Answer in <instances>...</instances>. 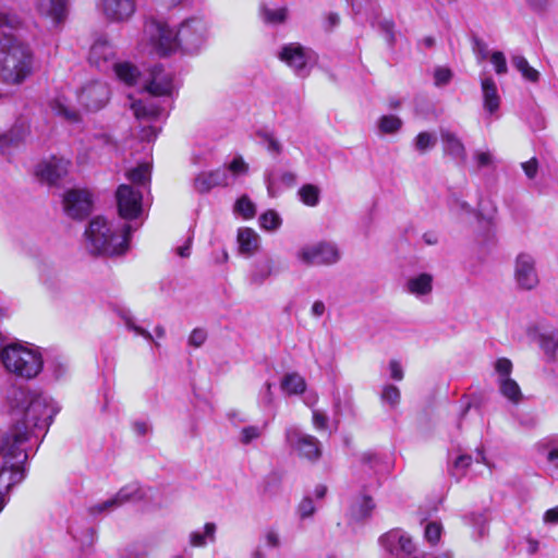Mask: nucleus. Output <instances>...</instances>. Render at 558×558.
Instances as JSON below:
<instances>
[{
	"label": "nucleus",
	"mask_w": 558,
	"mask_h": 558,
	"mask_svg": "<svg viewBox=\"0 0 558 558\" xmlns=\"http://www.w3.org/2000/svg\"><path fill=\"white\" fill-rule=\"evenodd\" d=\"M13 426L0 432V512L5 506L4 494L25 477L24 464L28 458V442L38 439L37 432H46L59 409L48 397L23 388L9 396Z\"/></svg>",
	"instance_id": "obj_1"
},
{
	"label": "nucleus",
	"mask_w": 558,
	"mask_h": 558,
	"mask_svg": "<svg viewBox=\"0 0 558 558\" xmlns=\"http://www.w3.org/2000/svg\"><path fill=\"white\" fill-rule=\"evenodd\" d=\"M19 19L0 8V81L7 85H21L33 72V53L27 45L4 28L12 31Z\"/></svg>",
	"instance_id": "obj_2"
},
{
	"label": "nucleus",
	"mask_w": 558,
	"mask_h": 558,
	"mask_svg": "<svg viewBox=\"0 0 558 558\" xmlns=\"http://www.w3.org/2000/svg\"><path fill=\"white\" fill-rule=\"evenodd\" d=\"M132 227L114 226L104 217H95L85 231L87 248L93 254L121 255L129 248Z\"/></svg>",
	"instance_id": "obj_3"
},
{
	"label": "nucleus",
	"mask_w": 558,
	"mask_h": 558,
	"mask_svg": "<svg viewBox=\"0 0 558 558\" xmlns=\"http://www.w3.org/2000/svg\"><path fill=\"white\" fill-rule=\"evenodd\" d=\"M144 88L149 96L132 101L131 109L136 119L150 121L159 118L163 112L161 105L151 96H172L175 89L173 75L161 65H155L144 81Z\"/></svg>",
	"instance_id": "obj_4"
},
{
	"label": "nucleus",
	"mask_w": 558,
	"mask_h": 558,
	"mask_svg": "<svg viewBox=\"0 0 558 558\" xmlns=\"http://www.w3.org/2000/svg\"><path fill=\"white\" fill-rule=\"evenodd\" d=\"M0 359L8 373L23 379L35 378L44 366L39 348L26 342L1 347Z\"/></svg>",
	"instance_id": "obj_5"
},
{
	"label": "nucleus",
	"mask_w": 558,
	"mask_h": 558,
	"mask_svg": "<svg viewBox=\"0 0 558 558\" xmlns=\"http://www.w3.org/2000/svg\"><path fill=\"white\" fill-rule=\"evenodd\" d=\"M89 62L102 72L113 70L118 78L130 86L135 85L140 78L136 66L130 62L116 61L114 48L105 38L97 39L90 47Z\"/></svg>",
	"instance_id": "obj_6"
},
{
	"label": "nucleus",
	"mask_w": 558,
	"mask_h": 558,
	"mask_svg": "<svg viewBox=\"0 0 558 558\" xmlns=\"http://www.w3.org/2000/svg\"><path fill=\"white\" fill-rule=\"evenodd\" d=\"M144 34L150 44L151 51L159 56H168L180 48L177 39L178 31L171 29L166 22L149 19L145 23Z\"/></svg>",
	"instance_id": "obj_7"
},
{
	"label": "nucleus",
	"mask_w": 558,
	"mask_h": 558,
	"mask_svg": "<svg viewBox=\"0 0 558 558\" xmlns=\"http://www.w3.org/2000/svg\"><path fill=\"white\" fill-rule=\"evenodd\" d=\"M295 257L306 267L330 266L339 262L341 254L335 243L320 241L301 246Z\"/></svg>",
	"instance_id": "obj_8"
},
{
	"label": "nucleus",
	"mask_w": 558,
	"mask_h": 558,
	"mask_svg": "<svg viewBox=\"0 0 558 558\" xmlns=\"http://www.w3.org/2000/svg\"><path fill=\"white\" fill-rule=\"evenodd\" d=\"M208 26L203 17L193 16L181 23L178 29L180 48L187 53L197 52L206 43Z\"/></svg>",
	"instance_id": "obj_9"
},
{
	"label": "nucleus",
	"mask_w": 558,
	"mask_h": 558,
	"mask_svg": "<svg viewBox=\"0 0 558 558\" xmlns=\"http://www.w3.org/2000/svg\"><path fill=\"white\" fill-rule=\"evenodd\" d=\"M286 442L298 454L308 461H317L322 456L320 441L308 434L303 433L298 426H289L284 433Z\"/></svg>",
	"instance_id": "obj_10"
},
{
	"label": "nucleus",
	"mask_w": 558,
	"mask_h": 558,
	"mask_svg": "<svg viewBox=\"0 0 558 558\" xmlns=\"http://www.w3.org/2000/svg\"><path fill=\"white\" fill-rule=\"evenodd\" d=\"M142 487L138 483H130L122 488L111 498L96 504L90 507L89 512L92 514H99L107 511H112L116 508L123 506L126 502H137L148 497V492Z\"/></svg>",
	"instance_id": "obj_11"
},
{
	"label": "nucleus",
	"mask_w": 558,
	"mask_h": 558,
	"mask_svg": "<svg viewBox=\"0 0 558 558\" xmlns=\"http://www.w3.org/2000/svg\"><path fill=\"white\" fill-rule=\"evenodd\" d=\"M119 215L123 219L137 218L143 210V192L130 184H120L116 192Z\"/></svg>",
	"instance_id": "obj_12"
},
{
	"label": "nucleus",
	"mask_w": 558,
	"mask_h": 558,
	"mask_svg": "<svg viewBox=\"0 0 558 558\" xmlns=\"http://www.w3.org/2000/svg\"><path fill=\"white\" fill-rule=\"evenodd\" d=\"M379 544L389 558H409L415 551L411 537L402 530L393 529L379 537Z\"/></svg>",
	"instance_id": "obj_13"
},
{
	"label": "nucleus",
	"mask_w": 558,
	"mask_h": 558,
	"mask_svg": "<svg viewBox=\"0 0 558 558\" xmlns=\"http://www.w3.org/2000/svg\"><path fill=\"white\" fill-rule=\"evenodd\" d=\"M513 278L520 290L531 291L539 284L535 258L527 253H520L514 260Z\"/></svg>",
	"instance_id": "obj_14"
},
{
	"label": "nucleus",
	"mask_w": 558,
	"mask_h": 558,
	"mask_svg": "<svg viewBox=\"0 0 558 558\" xmlns=\"http://www.w3.org/2000/svg\"><path fill=\"white\" fill-rule=\"evenodd\" d=\"M109 87L107 84L95 81L85 85L77 95L78 102L87 110L97 111L105 107L109 99Z\"/></svg>",
	"instance_id": "obj_15"
},
{
	"label": "nucleus",
	"mask_w": 558,
	"mask_h": 558,
	"mask_svg": "<svg viewBox=\"0 0 558 558\" xmlns=\"http://www.w3.org/2000/svg\"><path fill=\"white\" fill-rule=\"evenodd\" d=\"M98 5L104 16L114 23L130 21L136 11V0H100Z\"/></svg>",
	"instance_id": "obj_16"
},
{
	"label": "nucleus",
	"mask_w": 558,
	"mask_h": 558,
	"mask_svg": "<svg viewBox=\"0 0 558 558\" xmlns=\"http://www.w3.org/2000/svg\"><path fill=\"white\" fill-rule=\"evenodd\" d=\"M279 59L289 65L299 76H305L308 74L307 62L308 52L307 50L298 43H290L284 45L278 53Z\"/></svg>",
	"instance_id": "obj_17"
},
{
	"label": "nucleus",
	"mask_w": 558,
	"mask_h": 558,
	"mask_svg": "<svg viewBox=\"0 0 558 558\" xmlns=\"http://www.w3.org/2000/svg\"><path fill=\"white\" fill-rule=\"evenodd\" d=\"M64 209L74 219H83L92 210V195L84 190H71L64 195Z\"/></svg>",
	"instance_id": "obj_18"
},
{
	"label": "nucleus",
	"mask_w": 558,
	"mask_h": 558,
	"mask_svg": "<svg viewBox=\"0 0 558 558\" xmlns=\"http://www.w3.org/2000/svg\"><path fill=\"white\" fill-rule=\"evenodd\" d=\"M229 183V173L225 167L211 171L198 173L193 181L194 190L205 194L217 186H226Z\"/></svg>",
	"instance_id": "obj_19"
},
{
	"label": "nucleus",
	"mask_w": 558,
	"mask_h": 558,
	"mask_svg": "<svg viewBox=\"0 0 558 558\" xmlns=\"http://www.w3.org/2000/svg\"><path fill=\"white\" fill-rule=\"evenodd\" d=\"M265 183L269 196L275 197L281 189L295 185L296 174L292 171L269 169L265 172Z\"/></svg>",
	"instance_id": "obj_20"
},
{
	"label": "nucleus",
	"mask_w": 558,
	"mask_h": 558,
	"mask_svg": "<svg viewBox=\"0 0 558 558\" xmlns=\"http://www.w3.org/2000/svg\"><path fill=\"white\" fill-rule=\"evenodd\" d=\"M70 165L68 159L52 157L50 160L38 165L37 175L48 183L53 184L66 175Z\"/></svg>",
	"instance_id": "obj_21"
},
{
	"label": "nucleus",
	"mask_w": 558,
	"mask_h": 558,
	"mask_svg": "<svg viewBox=\"0 0 558 558\" xmlns=\"http://www.w3.org/2000/svg\"><path fill=\"white\" fill-rule=\"evenodd\" d=\"M433 283L434 277L430 274L421 272L408 278L404 284V291L417 299H422L432 293Z\"/></svg>",
	"instance_id": "obj_22"
},
{
	"label": "nucleus",
	"mask_w": 558,
	"mask_h": 558,
	"mask_svg": "<svg viewBox=\"0 0 558 558\" xmlns=\"http://www.w3.org/2000/svg\"><path fill=\"white\" fill-rule=\"evenodd\" d=\"M66 0H36V9L40 15L59 24L66 16Z\"/></svg>",
	"instance_id": "obj_23"
},
{
	"label": "nucleus",
	"mask_w": 558,
	"mask_h": 558,
	"mask_svg": "<svg viewBox=\"0 0 558 558\" xmlns=\"http://www.w3.org/2000/svg\"><path fill=\"white\" fill-rule=\"evenodd\" d=\"M481 90L484 109L490 114L495 113L500 107L501 99L494 78L490 76H482Z\"/></svg>",
	"instance_id": "obj_24"
},
{
	"label": "nucleus",
	"mask_w": 558,
	"mask_h": 558,
	"mask_svg": "<svg viewBox=\"0 0 558 558\" xmlns=\"http://www.w3.org/2000/svg\"><path fill=\"white\" fill-rule=\"evenodd\" d=\"M440 137L444 144V151L450 155L453 159L461 162L466 160V151L462 141L449 130H441Z\"/></svg>",
	"instance_id": "obj_25"
},
{
	"label": "nucleus",
	"mask_w": 558,
	"mask_h": 558,
	"mask_svg": "<svg viewBox=\"0 0 558 558\" xmlns=\"http://www.w3.org/2000/svg\"><path fill=\"white\" fill-rule=\"evenodd\" d=\"M28 133L29 128L25 122H16L8 132L0 134V148L19 145L24 142Z\"/></svg>",
	"instance_id": "obj_26"
},
{
	"label": "nucleus",
	"mask_w": 558,
	"mask_h": 558,
	"mask_svg": "<svg viewBox=\"0 0 558 558\" xmlns=\"http://www.w3.org/2000/svg\"><path fill=\"white\" fill-rule=\"evenodd\" d=\"M258 16L264 24L277 26L287 22L289 17V9L287 7L270 8L266 4H260L258 9Z\"/></svg>",
	"instance_id": "obj_27"
},
{
	"label": "nucleus",
	"mask_w": 558,
	"mask_h": 558,
	"mask_svg": "<svg viewBox=\"0 0 558 558\" xmlns=\"http://www.w3.org/2000/svg\"><path fill=\"white\" fill-rule=\"evenodd\" d=\"M125 178L130 181V185L138 187L143 192V189H148L150 184V165L143 162L128 170Z\"/></svg>",
	"instance_id": "obj_28"
},
{
	"label": "nucleus",
	"mask_w": 558,
	"mask_h": 558,
	"mask_svg": "<svg viewBox=\"0 0 558 558\" xmlns=\"http://www.w3.org/2000/svg\"><path fill=\"white\" fill-rule=\"evenodd\" d=\"M375 508L373 499L367 495H361L350 508V517L355 521H362L371 517Z\"/></svg>",
	"instance_id": "obj_29"
},
{
	"label": "nucleus",
	"mask_w": 558,
	"mask_h": 558,
	"mask_svg": "<svg viewBox=\"0 0 558 558\" xmlns=\"http://www.w3.org/2000/svg\"><path fill=\"white\" fill-rule=\"evenodd\" d=\"M217 526L214 522H207L203 531H192L189 535V543L193 547H205L207 539L209 542L216 541Z\"/></svg>",
	"instance_id": "obj_30"
},
{
	"label": "nucleus",
	"mask_w": 558,
	"mask_h": 558,
	"mask_svg": "<svg viewBox=\"0 0 558 558\" xmlns=\"http://www.w3.org/2000/svg\"><path fill=\"white\" fill-rule=\"evenodd\" d=\"M465 524L472 526L477 534L476 539L483 538L488 531V518L485 511L470 512L463 517Z\"/></svg>",
	"instance_id": "obj_31"
},
{
	"label": "nucleus",
	"mask_w": 558,
	"mask_h": 558,
	"mask_svg": "<svg viewBox=\"0 0 558 558\" xmlns=\"http://www.w3.org/2000/svg\"><path fill=\"white\" fill-rule=\"evenodd\" d=\"M538 344L544 354L554 361L558 354V330H551L538 336Z\"/></svg>",
	"instance_id": "obj_32"
},
{
	"label": "nucleus",
	"mask_w": 558,
	"mask_h": 558,
	"mask_svg": "<svg viewBox=\"0 0 558 558\" xmlns=\"http://www.w3.org/2000/svg\"><path fill=\"white\" fill-rule=\"evenodd\" d=\"M51 108L57 116L63 118L68 122L76 123L80 121L78 112L68 104L64 97H57L52 101Z\"/></svg>",
	"instance_id": "obj_33"
},
{
	"label": "nucleus",
	"mask_w": 558,
	"mask_h": 558,
	"mask_svg": "<svg viewBox=\"0 0 558 558\" xmlns=\"http://www.w3.org/2000/svg\"><path fill=\"white\" fill-rule=\"evenodd\" d=\"M281 389L288 395H301L306 389V383L296 373L287 374L281 380Z\"/></svg>",
	"instance_id": "obj_34"
},
{
	"label": "nucleus",
	"mask_w": 558,
	"mask_h": 558,
	"mask_svg": "<svg viewBox=\"0 0 558 558\" xmlns=\"http://www.w3.org/2000/svg\"><path fill=\"white\" fill-rule=\"evenodd\" d=\"M258 241L257 233L250 228L240 229L238 232V242L243 253L252 254L258 247Z\"/></svg>",
	"instance_id": "obj_35"
},
{
	"label": "nucleus",
	"mask_w": 558,
	"mask_h": 558,
	"mask_svg": "<svg viewBox=\"0 0 558 558\" xmlns=\"http://www.w3.org/2000/svg\"><path fill=\"white\" fill-rule=\"evenodd\" d=\"M512 65L522 74V76L532 83H536L539 80V72L532 68L529 61L520 54L512 56Z\"/></svg>",
	"instance_id": "obj_36"
},
{
	"label": "nucleus",
	"mask_w": 558,
	"mask_h": 558,
	"mask_svg": "<svg viewBox=\"0 0 558 558\" xmlns=\"http://www.w3.org/2000/svg\"><path fill=\"white\" fill-rule=\"evenodd\" d=\"M499 390L504 397L513 403H519L522 399L518 383L510 377L499 378Z\"/></svg>",
	"instance_id": "obj_37"
},
{
	"label": "nucleus",
	"mask_w": 558,
	"mask_h": 558,
	"mask_svg": "<svg viewBox=\"0 0 558 558\" xmlns=\"http://www.w3.org/2000/svg\"><path fill=\"white\" fill-rule=\"evenodd\" d=\"M298 195L304 205L315 207L320 199V190L318 186L307 183L299 189Z\"/></svg>",
	"instance_id": "obj_38"
},
{
	"label": "nucleus",
	"mask_w": 558,
	"mask_h": 558,
	"mask_svg": "<svg viewBox=\"0 0 558 558\" xmlns=\"http://www.w3.org/2000/svg\"><path fill=\"white\" fill-rule=\"evenodd\" d=\"M256 136L258 137L259 143L272 156H279L282 153V150H283L282 144L271 132L258 131L256 133Z\"/></svg>",
	"instance_id": "obj_39"
},
{
	"label": "nucleus",
	"mask_w": 558,
	"mask_h": 558,
	"mask_svg": "<svg viewBox=\"0 0 558 558\" xmlns=\"http://www.w3.org/2000/svg\"><path fill=\"white\" fill-rule=\"evenodd\" d=\"M538 446L547 450V461L558 469V435H551L542 439Z\"/></svg>",
	"instance_id": "obj_40"
},
{
	"label": "nucleus",
	"mask_w": 558,
	"mask_h": 558,
	"mask_svg": "<svg viewBox=\"0 0 558 558\" xmlns=\"http://www.w3.org/2000/svg\"><path fill=\"white\" fill-rule=\"evenodd\" d=\"M266 427H267V423H264L262 426H258V425L244 426L240 430L239 441L242 445H250L252 441L262 437Z\"/></svg>",
	"instance_id": "obj_41"
},
{
	"label": "nucleus",
	"mask_w": 558,
	"mask_h": 558,
	"mask_svg": "<svg viewBox=\"0 0 558 558\" xmlns=\"http://www.w3.org/2000/svg\"><path fill=\"white\" fill-rule=\"evenodd\" d=\"M402 126V120L397 116L388 114L383 116L378 120V129L381 133L393 134Z\"/></svg>",
	"instance_id": "obj_42"
},
{
	"label": "nucleus",
	"mask_w": 558,
	"mask_h": 558,
	"mask_svg": "<svg viewBox=\"0 0 558 558\" xmlns=\"http://www.w3.org/2000/svg\"><path fill=\"white\" fill-rule=\"evenodd\" d=\"M380 399L384 403H387L390 409H396L401 400L399 388L395 385H385L380 393Z\"/></svg>",
	"instance_id": "obj_43"
},
{
	"label": "nucleus",
	"mask_w": 558,
	"mask_h": 558,
	"mask_svg": "<svg viewBox=\"0 0 558 558\" xmlns=\"http://www.w3.org/2000/svg\"><path fill=\"white\" fill-rule=\"evenodd\" d=\"M436 142L437 138L434 134L429 132H421L414 140V147L418 153L425 154L436 145Z\"/></svg>",
	"instance_id": "obj_44"
},
{
	"label": "nucleus",
	"mask_w": 558,
	"mask_h": 558,
	"mask_svg": "<svg viewBox=\"0 0 558 558\" xmlns=\"http://www.w3.org/2000/svg\"><path fill=\"white\" fill-rule=\"evenodd\" d=\"M274 270V264L271 260H265L256 266V269L251 276V281L256 284H262Z\"/></svg>",
	"instance_id": "obj_45"
},
{
	"label": "nucleus",
	"mask_w": 558,
	"mask_h": 558,
	"mask_svg": "<svg viewBox=\"0 0 558 558\" xmlns=\"http://www.w3.org/2000/svg\"><path fill=\"white\" fill-rule=\"evenodd\" d=\"M361 465L365 473L376 475L380 466V458L372 452H364L361 456Z\"/></svg>",
	"instance_id": "obj_46"
},
{
	"label": "nucleus",
	"mask_w": 558,
	"mask_h": 558,
	"mask_svg": "<svg viewBox=\"0 0 558 558\" xmlns=\"http://www.w3.org/2000/svg\"><path fill=\"white\" fill-rule=\"evenodd\" d=\"M260 227L268 231L277 230L281 225V218L275 210H268L259 217Z\"/></svg>",
	"instance_id": "obj_47"
},
{
	"label": "nucleus",
	"mask_w": 558,
	"mask_h": 558,
	"mask_svg": "<svg viewBox=\"0 0 558 558\" xmlns=\"http://www.w3.org/2000/svg\"><path fill=\"white\" fill-rule=\"evenodd\" d=\"M473 160L477 169L488 168L494 165L495 157L489 150H475Z\"/></svg>",
	"instance_id": "obj_48"
},
{
	"label": "nucleus",
	"mask_w": 558,
	"mask_h": 558,
	"mask_svg": "<svg viewBox=\"0 0 558 558\" xmlns=\"http://www.w3.org/2000/svg\"><path fill=\"white\" fill-rule=\"evenodd\" d=\"M489 60L494 65L497 75H505L508 73L507 60L501 51H494L490 53Z\"/></svg>",
	"instance_id": "obj_49"
},
{
	"label": "nucleus",
	"mask_w": 558,
	"mask_h": 558,
	"mask_svg": "<svg viewBox=\"0 0 558 558\" xmlns=\"http://www.w3.org/2000/svg\"><path fill=\"white\" fill-rule=\"evenodd\" d=\"M472 462V457L469 454L459 456L452 466L451 473L457 478H460L464 475L465 470L470 466Z\"/></svg>",
	"instance_id": "obj_50"
},
{
	"label": "nucleus",
	"mask_w": 558,
	"mask_h": 558,
	"mask_svg": "<svg viewBox=\"0 0 558 558\" xmlns=\"http://www.w3.org/2000/svg\"><path fill=\"white\" fill-rule=\"evenodd\" d=\"M235 210L244 218H252L255 215V205L246 196H242L235 204Z\"/></svg>",
	"instance_id": "obj_51"
},
{
	"label": "nucleus",
	"mask_w": 558,
	"mask_h": 558,
	"mask_svg": "<svg viewBox=\"0 0 558 558\" xmlns=\"http://www.w3.org/2000/svg\"><path fill=\"white\" fill-rule=\"evenodd\" d=\"M441 525L436 522H430L425 527V538L427 542H429L432 545H435L440 539L441 535Z\"/></svg>",
	"instance_id": "obj_52"
},
{
	"label": "nucleus",
	"mask_w": 558,
	"mask_h": 558,
	"mask_svg": "<svg viewBox=\"0 0 558 558\" xmlns=\"http://www.w3.org/2000/svg\"><path fill=\"white\" fill-rule=\"evenodd\" d=\"M473 52L476 56L477 62H482L490 57L486 43L478 38L473 40Z\"/></svg>",
	"instance_id": "obj_53"
},
{
	"label": "nucleus",
	"mask_w": 558,
	"mask_h": 558,
	"mask_svg": "<svg viewBox=\"0 0 558 558\" xmlns=\"http://www.w3.org/2000/svg\"><path fill=\"white\" fill-rule=\"evenodd\" d=\"M495 369L499 378L510 377L512 372V362L507 357H500L495 363Z\"/></svg>",
	"instance_id": "obj_54"
},
{
	"label": "nucleus",
	"mask_w": 558,
	"mask_h": 558,
	"mask_svg": "<svg viewBox=\"0 0 558 558\" xmlns=\"http://www.w3.org/2000/svg\"><path fill=\"white\" fill-rule=\"evenodd\" d=\"M207 339V332L203 328H195L190 337H189V344L195 348H199L204 344V342Z\"/></svg>",
	"instance_id": "obj_55"
},
{
	"label": "nucleus",
	"mask_w": 558,
	"mask_h": 558,
	"mask_svg": "<svg viewBox=\"0 0 558 558\" xmlns=\"http://www.w3.org/2000/svg\"><path fill=\"white\" fill-rule=\"evenodd\" d=\"M379 27H380V31L383 32L384 37H385L386 41L388 43V45L392 46L396 41V37H395V33H393V28H395L393 22L390 20H385V21L380 22Z\"/></svg>",
	"instance_id": "obj_56"
},
{
	"label": "nucleus",
	"mask_w": 558,
	"mask_h": 558,
	"mask_svg": "<svg viewBox=\"0 0 558 558\" xmlns=\"http://www.w3.org/2000/svg\"><path fill=\"white\" fill-rule=\"evenodd\" d=\"M452 72L447 68H437L434 72L436 86H444L450 82Z\"/></svg>",
	"instance_id": "obj_57"
},
{
	"label": "nucleus",
	"mask_w": 558,
	"mask_h": 558,
	"mask_svg": "<svg viewBox=\"0 0 558 558\" xmlns=\"http://www.w3.org/2000/svg\"><path fill=\"white\" fill-rule=\"evenodd\" d=\"M227 169V171H231L233 174H241V173H246L247 172V169H248V166L247 163L243 160L242 157H235L231 162L230 165L227 167H225Z\"/></svg>",
	"instance_id": "obj_58"
},
{
	"label": "nucleus",
	"mask_w": 558,
	"mask_h": 558,
	"mask_svg": "<svg viewBox=\"0 0 558 558\" xmlns=\"http://www.w3.org/2000/svg\"><path fill=\"white\" fill-rule=\"evenodd\" d=\"M312 422L314 427L318 430H325L328 427V417L319 410L313 411Z\"/></svg>",
	"instance_id": "obj_59"
},
{
	"label": "nucleus",
	"mask_w": 558,
	"mask_h": 558,
	"mask_svg": "<svg viewBox=\"0 0 558 558\" xmlns=\"http://www.w3.org/2000/svg\"><path fill=\"white\" fill-rule=\"evenodd\" d=\"M315 512V506L310 497H305L299 505V513L302 519L311 517Z\"/></svg>",
	"instance_id": "obj_60"
},
{
	"label": "nucleus",
	"mask_w": 558,
	"mask_h": 558,
	"mask_svg": "<svg viewBox=\"0 0 558 558\" xmlns=\"http://www.w3.org/2000/svg\"><path fill=\"white\" fill-rule=\"evenodd\" d=\"M259 402L263 407H270L274 403V393L271 383H266L264 389L260 392Z\"/></svg>",
	"instance_id": "obj_61"
},
{
	"label": "nucleus",
	"mask_w": 558,
	"mask_h": 558,
	"mask_svg": "<svg viewBox=\"0 0 558 558\" xmlns=\"http://www.w3.org/2000/svg\"><path fill=\"white\" fill-rule=\"evenodd\" d=\"M538 162L536 158H532L529 161L522 163V169L529 179L535 178L537 173Z\"/></svg>",
	"instance_id": "obj_62"
},
{
	"label": "nucleus",
	"mask_w": 558,
	"mask_h": 558,
	"mask_svg": "<svg viewBox=\"0 0 558 558\" xmlns=\"http://www.w3.org/2000/svg\"><path fill=\"white\" fill-rule=\"evenodd\" d=\"M56 378L61 377L66 371V364L61 359H54L49 363Z\"/></svg>",
	"instance_id": "obj_63"
},
{
	"label": "nucleus",
	"mask_w": 558,
	"mask_h": 558,
	"mask_svg": "<svg viewBox=\"0 0 558 558\" xmlns=\"http://www.w3.org/2000/svg\"><path fill=\"white\" fill-rule=\"evenodd\" d=\"M120 558H147V553L144 549L129 547L121 554Z\"/></svg>",
	"instance_id": "obj_64"
}]
</instances>
